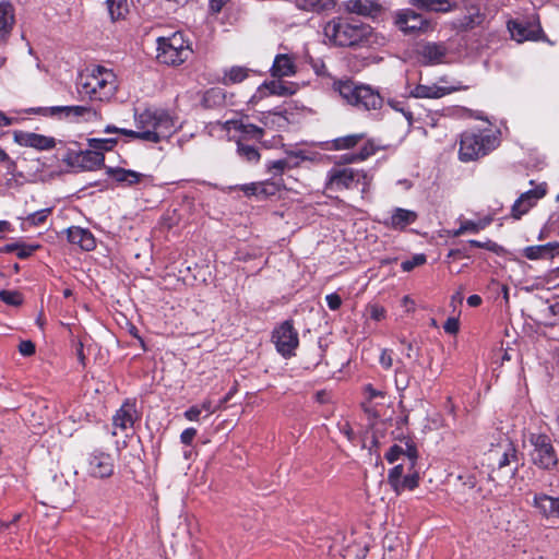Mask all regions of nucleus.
<instances>
[{
    "mask_svg": "<svg viewBox=\"0 0 559 559\" xmlns=\"http://www.w3.org/2000/svg\"><path fill=\"white\" fill-rule=\"evenodd\" d=\"M249 70L245 67L235 66L226 70L224 73L223 83L225 85L237 84L242 82L248 76Z\"/></svg>",
    "mask_w": 559,
    "mask_h": 559,
    "instance_id": "nucleus-40",
    "label": "nucleus"
},
{
    "mask_svg": "<svg viewBox=\"0 0 559 559\" xmlns=\"http://www.w3.org/2000/svg\"><path fill=\"white\" fill-rule=\"evenodd\" d=\"M117 143L116 139H91L90 146L93 151H87L83 157V160L90 162L93 166H100L104 160V154L102 151H110Z\"/></svg>",
    "mask_w": 559,
    "mask_h": 559,
    "instance_id": "nucleus-22",
    "label": "nucleus"
},
{
    "mask_svg": "<svg viewBox=\"0 0 559 559\" xmlns=\"http://www.w3.org/2000/svg\"><path fill=\"white\" fill-rule=\"evenodd\" d=\"M271 72L275 78L294 75L296 73V66L293 58L288 55H277L274 59Z\"/></svg>",
    "mask_w": 559,
    "mask_h": 559,
    "instance_id": "nucleus-30",
    "label": "nucleus"
},
{
    "mask_svg": "<svg viewBox=\"0 0 559 559\" xmlns=\"http://www.w3.org/2000/svg\"><path fill=\"white\" fill-rule=\"evenodd\" d=\"M19 352L23 356H31L35 353V345L31 341H22L19 345Z\"/></svg>",
    "mask_w": 559,
    "mask_h": 559,
    "instance_id": "nucleus-56",
    "label": "nucleus"
},
{
    "mask_svg": "<svg viewBox=\"0 0 559 559\" xmlns=\"http://www.w3.org/2000/svg\"><path fill=\"white\" fill-rule=\"evenodd\" d=\"M418 474L416 472L406 474L403 479L400 481V486L395 487L393 490L396 493L404 491L405 489L413 490L418 486Z\"/></svg>",
    "mask_w": 559,
    "mask_h": 559,
    "instance_id": "nucleus-41",
    "label": "nucleus"
},
{
    "mask_svg": "<svg viewBox=\"0 0 559 559\" xmlns=\"http://www.w3.org/2000/svg\"><path fill=\"white\" fill-rule=\"evenodd\" d=\"M335 90L349 105L361 110L380 109L383 103L380 94L368 85H357L352 81H345L336 83Z\"/></svg>",
    "mask_w": 559,
    "mask_h": 559,
    "instance_id": "nucleus-6",
    "label": "nucleus"
},
{
    "mask_svg": "<svg viewBox=\"0 0 559 559\" xmlns=\"http://www.w3.org/2000/svg\"><path fill=\"white\" fill-rule=\"evenodd\" d=\"M417 457H418V452H417L416 447L413 443L406 442V448L404 449V454H403V461H405V460L408 461V465H409L408 469L409 471L413 469V467L415 466Z\"/></svg>",
    "mask_w": 559,
    "mask_h": 559,
    "instance_id": "nucleus-47",
    "label": "nucleus"
},
{
    "mask_svg": "<svg viewBox=\"0 0 559 559\" xmlns=\"http://www.w3.org/2000/svg\"><path fill=\"white\" fill-rule=\"evenodd\" d=\"M481 297L478 296V295H471L468 298H467V305L469 307H478L480 304H481Z\"/></svg>",
    "mask_w": 559,
    "mask_h": 559,
    "instance_id": "nucleus-63",
    "label": "nucleus"
},
{
    "mask_svg": "<svg viewBox=\"0 0 559 559\" xmlns=\"http://www.w3.org/2000/svg\"><path fill=\"white\" fill-rule=\"evenodd\" d=\"M107 175L114 178L118 183L126 185L129 187L151 178V176L148 175L120 167H108Z\"/></svg>",
    "mask_w": 559,
    "mask_h": 559,
    "instance_id": "nucleus-26",
    "label": "nucleus"
},
{
    "mask_svg": "<svg viewBox=\"0 0 559 559\" xmlns=\"http://www.w3.org/2000/svg\"><path fill=\"white\" fill-rule=\"evenodd\" d=\"M245 192L247 194L267 198L276 194L278 191V185L271 181L251 183L245 187Z\"/></svg>",
    "mask_w": 559,
    "mask_h": 559,
    "instance_id": "nucleus-36",
    "label": "nucleus"
},
{
    "mask_svg": "<svg viewBox=\"0 0 559 559\" xmlns=\"http://www.w3.org/2000/svg\"><path fill=\"white\" fill-rule=\"evenodd\" d=\"M365 138V133H353L338 136L329 142V148L335 151L350 150L362 142Z\"/></svg>",
    "mask_w": 559,
    "mask_h": 559,
    "instance_id": "nucleus-32",
    "label": "nucleus"
},
{
    "mask_svg": "<svg viewBox=\"0 0 559 559\" xmlns=\"http://www.w3.org/2000/svg\"><path fill=\"white\" fill-rule=\"evenodd\" d=\"M402 344H404L405 347H406V353H405L406 357L413 358V357H417L418 356V353H417V350H415V347H414L413 343L402 341Z\"/></svg>",
    "mask_w": 559,
    "mask_h": 559,
    "instance_id": "nucleus-62",
    "label": "nucleus"
},
{
    "mask_svg": "<svg viewBox=\"0 0 559 559\" xmlns=\"http://www.w3.org/2000/svg\"><path fill=\"white\" fill-rule=\"evenodd\" d=\"M508 29L514 40L522 43L525 40H536L540 26L527 21L512 20L508 23Z\"/></svg>",
    "mask_w": 559,
    "mask_h": 559,
    "instance_id": "nucleus-19",
    "label": "nucleus"
},
{
    "mask_svg": "<svg viewBox=\"0 0 559 559\" xmlns=\"http://www.w3.org/2000/svg\"><path fill=\"white\" fill-rule=\"evenodd\" d=\"M490 459L497 461V469L492 472L503 473L506 478H512L519 471L518 450L508 438L496 449L490 450Z\"/></svg>",
    "mask_w": 559,
    "mask_h": 559,
    "instance_id": "nucleus-10",
    "label": "nucleus"
},
{
    "mask_svg": "<svg viewBox=\"0 0 559 559\" xmlns=\"http://www.w3.org/2000/svg\"><path fill=\"white\" fill-rule=\"evenodd\" d=\"M38 248V245L19 243L16 255L20 259H26L31 257Z\"/></svg>",
    "mask_w": 559,
    "mask_h": 559,
    "instance_id": "nucleus-50",
    "label": "nucleus"
},
{
    "mask_svg": "<svg viewBox=\"0 0 559 559\" xmlns=\"http://www.w3.org/2000/svg\"><path fill=\"white\" fill-rule=\"evenodd\" d=\"M411 378L406 373L404 366H401L395 371V386L400 392L405 391L409 386Z\"/></svg>",
    "mask_w": 559,
    "mask_h": 559,
    "instance_id": "nucleus-44",
    "label": "nucleus"
},
{
    "mask_svg": "<svg viewBox=\"0 0 559 559\" xmlns=\"http://www.w3.org/2000/svg\"><path fill=\"white\" fill-rule=\"evenodd\" d=\"M395 25L404 34H416L426 32L430 23L421 14L411 10H401L395 15Z\"/></svg>",
    "mask_w": 559,
    "mask_h": 559,
    "instance_id": "nucleus-14",
    "label": "nucleus"
},
{
    "mask_svg": "<svg viewBox=\"0 0 559 559\" xmlns=\"http://www.w3.org/2000/svg\"><path fill=\"white\" fill-rule=\"evenodd\" d=\"M118 90L117 76L112 70L94 66L80 74L78 91L92 102H108Z\"/></svg>",
    "mask_w": 559,
    "mask_h": 559,
    "instance_id": "nucleus-2",
    "label": "nucleus"
},
{
    "mask_svg": "<svg viewBox=\"0 0 559 559\" xmlns=\"http://www.w3.org/2000/svg\"><path fill=\"white\" fill-rule=\"evenodd\" d=\"M415 8L428 12H449L452 4L449 0H409Z\"/></svg>",
    "mask_w": 559,
    "mask_h": 559,
    "instance_id": "nucleus-35",
    "label": "nucleus"
},
{
    "mask_svg": "<svg viewBox=\"0 0 559 559\" xmlns=\"http://www.w3.org/2000/svg\"><path fill=\"white\" fill-rule=\"evenodd\" d=\"M310 159L311 158L306 155L304 151L292 152L288 154L287 158L270 162L267 164V170L273 176H280L287 168L296 167L300 164V162Z\"/></svg>",
    "mask_w": 559,
    "mask_h": 559,
    "instance_id": "nucleus-23",
    "label": "nucleus"
},
{
    "mask_svg": "<svg viewBox=\"0 0 559 559\" xmlns=\"http://www.w3.org/2000/svg\"><path fill=\"white\" fill-rule=\"evenodd\" d=\"M325 38L338 47H355L369 43L372 28L359 20L337 16L323 27Z\"/></svg>",
    "mask_w": 559,
    "mask_h": 559,
    "instance_id": "nucleus-3",
    "label": "nucleus"
},
{
    "mask_svg": "<svg viewBox=\"0 0 559 559\" xmlns=\"http://www.w3.org/2000/svg\"><path fill=\"white\" fill-rule=\"evenodd\" d=\"M424 64H438L444 62L449 49L444 43L427 41L419 45L417 50Z\"/></svg>",
    "mask_w": 559,
    "mask_h": 559,
    "instance_id": "nucleus-18",
    "label": "nucleus"
},
{
    "mask_svg": "<svg viewBox=\"0 0 559 559\" xmlns=\"http://www.w3.org/2000/svg\"><path fill=\"white\" fill-rule=\"evenodd\" d=\"M67 237L70 243L76 245L85 251H91L96 247L94 235L86 228L71 226L67 229Z\"/></svg>",
    "mask_w": 559,
    "mask_h": 559,
    "instance_id": "nucleus-24",
    "label": "nucleus"
},
{
    "mask_svg": "<svg viewBox=\"0 0 559 559\" xmlns=\"http://www.w3.org/2000/svg\"><path fill=\"white\" fill-rule=\"evenodd\" d=\"M468 243L472 246V247H476V248H483V249H486L488 251H491V252H497L498 249L500 248L498 243L491 241V240H486V241H479V240H474V239H471L468 240Z\"/></svg>",
    "mask_w": 559,
    "mask_h": 559,
    "instance_id": "nucleus-51",
    "label": "nucleus"
},
{
    "mask_svg": "<svg viewBox=\"0 0 559 559\" xmlns=\"http://www.w3.org/2000/svg\"><path fill=\"white\" fill-rule=\"evenodd\" d=\"M14 23L12 5L9 2H0V41L10 34Z\"/></svg>",
    "mask_w": 559,
    "mask_h": 559,
    "instance_id": "nucleus-33",
    "label": "nucleus"
},
{
    "mask_svg": "<svg viewBox=\"0 0 559 559\" xmlns=\"http://www.w3.org/2000/svg\"><path fill=\"white\" fill-rule=\"evenodd\" d=\"M346 11L362 16L376 17L382 11V5L374 0H348L345 2Z\"/></svg>",
    "mask_w": 559,
    "mask_h": 559,
    "instance_id": "nucleus-25",
    "label": "nucleus"
},
{
    "mask_svg": "<svg viewBox=\"0 0 559 559\" xmlns=\"http://www.w3.org/2000/svg\"><path fill=\"white\" fill-rule=\"evenodd\" d=\"M377 152V147L374 143L370 140L366 141L360 150L356 153H347L341 156V159L345 164H354L368 159L370 156L374 155Z\"/></svg>",
    "mask_w": 559,
    "mask_h": 559,
    "instance_id": "nucleus-34",
    "label": "nucleus"
},
{
    "mask_svg": "<svg viewBox=\"0 0 559 559\" xmlns=\"http://www.w3.org/2000/svg\"><path fill=\"white\" fill-rule=\"evenodd\" d=\"M108 13L111 21L124 19L129 12L128 0H107L106 1Z\"/></svg>",
    "mask_w": 559,
    "mask_h": 559,
    "instance_id": "nucleus-38",
    "label": "nucleus"
},
{
    "mask_svg": "<svg viewBox=\"0 0 559 559\" xmlns=\"http://www.w3.org/2000/svg\"><path fill=\"white\" fill-rule=\"evenodd\" d=\"M403 454L404 448L402 445L394 444L389 449L384 456L390 464H394L400 460H403Z\"/></svg>",
    "mask_w": 559,
    "mask_h": 559,
    "instance_id": "nucleus-48",
    "label": "nucleus"
},
{
    "mask_svg": "<svg viewBox=\"0 0 559 559\" xmlns=\"http://www.w3.org/2000/svg\"><path fill=\"white\" fill-rule=\"evenodd\" d=\"M417 219L414 211L396 207L393 210L390 218L384 221V225L393 229H404Z\"/></svg>",
    "mask_w": 559,
    "mask_h": 559,
    "instance_id": "nucleus-28",
    "label": "nucleus"
},
{
    "mask_svg": "<svg viewBox=\"0 0 559 559\" xmlns=\"http://www.w3.org/2000/svg\"><path fill=\"white\" fill-rule=\"evenodd\" d=\"M499 145L498 133L492 130L466 131L461 135L459 157L462 162L476 160Z\"/></svg>",
    "mask_w": 559,
    "mask_h": 559,
    "instance_id": "nucleus-5",
    "label": "nucleus"
},
{
    "mask_svg": "<svg viewBox=\"0 0 559 559\" xmlns=\"http://www.w3.org/2000/svg\"><path fill=\"white\" fill-rule=\"evenodd\" d=\"M237 154L238 156L249 163H257L260 159V153L254 145L237 140Z\"/></svg>",
    "mask_w": 559,
    "mask_h": 559,
    "instance_id": "nucleus-39",
    "label": "nucleus"
},
{
    "mask_svg": "<svg viewBox=\"0 0 559 559\" xmlns=\"http://www.w3.org/2000/svg\"><path fill=\"white\" fill-rule=\"evenodd\" d=\"M50 212H51L50 209H43V210L36 211L34 213L28 214L25 218V222L31 226H38L47 219Z\"/></svg>",
    "mask_w": 559,
    "mask_h": 559,
    "instance_id": "nucleus-43",
    "label": "nucleus"
},
{
    "mask_svg": "<svg viewBox=\"0 0 559 559\" xmlns=\"http://www.w3.org/2000/svg\"><path fill=\"white\" fill-rule=\"evenodd\" d=\"M313 69L316 71V73L319 75H324L326 73L325 64L322 61H317L313 64Z\"/></svg>",
    "mask_w": 559,
    "mask_h": 559,
    "instance_id": "nucleus-64",
    "label": "nucleus"
},
{
    "mask_svg": "<svg viewBox=\"0 0 559 559\" xmlns=\"http://www.w3.org/2000/svg\"><path fill=\"white\" fill-rule=\"evenodd\" d=\"M228 2V0H210V11L213 14H217L222 11L224 5Z\"/></svg>",
    "mask_w": 559,
    "mask_h": 559,
    "instance_id": "nucleus-59",
    "label": "nucleus"
},
{
    "mask_svg": "<svg viewBox=\"0 0 559 559\" xmlns=\"http://www.w3.org/2000/svg\"><path fill=\"white\" fill-rule=\"evenodd\" d=\"M405 472L404 463L396 464L393 468L389 471L388 481L391 487L394 489L400 486V481L403 479Z\"/></svg>",
    "mask_w": 559,
    "mask_h": 559,
    "instance_id": "nucleus-42",
    "label": "nucleus"
},
{
    "mask_svg": "<svg viewBox=\"0 0 559 559\" xmlns=\"http://www.w3.org/2000/svg\"><path fill=\"white\" fill-rule=\"evenodd\" d=\"M484 15L476 5L466 8V14L452 21V27L459 32H464L478 26L483 22Z\"/></svg>",
    "mask_w": 559,
    "mask_h": 559,
    "instance_id": "nucleus-27",
    "label": "nucleus"
},
{
    "mask_svg": "<svg viewBox=\"0 0 559 559\" xmlns=\"http://www.w3.org/2000/svg\"><path fill=\"white\" fill-rule=\"evenodd\" d=\"M528 442L533 450L531 459L533 463L543 469H552L558 465V456L550 438L545 433H530Z\"/></svg>",
    "mask_w": 559,
    "mask_h": 559,
    "instance_id": "nucleus-8",
    "label": "nucleus"
},
{
    "mask_svg": "<svg viewBox=\"0 0 559 559\" xmlns=\"http://www.w3.org/2000/svg\"><path fill=\"white\" fill-rule=\"evenodd\" d=\"M371 182L372 176L364 169L334 165L326 173L324 188L330 192L360 188L361 198H365L370 191Z\"/></svg>",
    "mask_w": 559,
    "mask_h": 559,
    "instance_id": "nucleus-4",
    "label": "nucleus"
},
{
    "mask_svg": "<svg viewBox=\"0 0 559 559\" xmlns=\"http://www.w3.org/2000/svg\"><path fill=\"white\" fill-rule=\"evenodd\" d=\"M272 342L276 350L284 358H289L295 355V350L299 345L298 333L289 320L284 321L281 325L274 329L272 333Z\"/></svg>",
    "mask_w": 559,
    "mask_h": 559,
    "instance_id": "nucleus-11",
    "label": "nucleus"
},
{
    "mask_svg": "<svg viewBox=\"0 0 559 559\" xmlns=\"http://www.w3.org/2000/svg\"><path fill=\"white\" fill-rule=\"evenodd\" d=\"M379 362L384 369H390L393 365L392 350L383 349L381 352Z\"/></svg>",
    "mask_w": 559,
    "mask_h": 559,
    "instance_id": "nucleus-53",
    "label": "nucleus"
},
{
    "mask_svg": "<svg viewBox=\"0 0 559 559\" xmlns=\"http://www.w3.org/2000/svg\"><path fill=\"white\" fill-rule=\"evenodd\" d=\"M370 317L376 321H380L385 317V310L379 306H372L370 309Z\"/></svg>",
    "mask_w": 559,
    "mask_h": 559,
    "instance_id": "nucleus-60",
    "label": "nucleus"
},
{
    "mask_svg": "<svg viewBox=\"0 0 559 559\" xmlns=\"http://www.w3.org/2000/svg\"><path fill=\"white\" fill-rule=\"evenodd\" d=\"M523 254L528 260L554 258L559 254V242H548L538 246H528L523 249Z\"/></svg>",
    "mask_w": 559,
    "mask_h": 559,
    "instance_id": "nucleus-29",
    "label": "nucleus"
},
{
    "mask_svg": "<svg viewBox=\"0 0 559 559\" xmlns=\"http://www.w3.org/2000/svg\"><path fill=\"white\" fill-rule=\"evenodd\" d=\"M293 92L289 91L287 86L281 81H270L263 83L257 91V94L252 96V102L255 98H262L266 95H277V96H286L290 95Z\"/></svg>",
    "mask_w": 559,
    "mask_h": 559,
    "instance_id": "nucleus-31",
    "label": "nucleus"
},
{
    "mask_svg": "<svg viewBox=\"0 0 559 559\" xmlns=\"http://www.w3.org/2000/svg\"><path fill=\"white\" fill-rule=\"evenodd\" d=\"M201 408L197 405L191 406L185 412V417L190 421H198L201 415Z\"/></svg>",
    "mask_w": 559,
    "mask_h": 559,
    "instance_id": "nucleus-57",
    "label": "nucleus"
},
{
    "mask_svg": "<svg viewBox=\"0 0 559 559\" xmlns=\"http://www.w3.org/2000/svg\"><path fill=\"white\" fill-rule=\"evenodd\" d=\"M139 419L135 402L127 400L112 416V425L116 429H132Z\"/></svg>",
    "mask_w": 559,
    "mask_h": 559,
    "instance_id": "nucleus-20",
    "label": "nucleus"
},
{
    "mask_svg": "<svg viewBox=\"0 0 559 559\" xmlns=\"http://www.w3.org/2000/svg\"><path fill=\"white\" fill-rule=\"evenodd\" d=\"M197 436V429L195 428H187L185 429L180 435V440L183 444L190 445L193 441L194 437Z\"/></svg>",
    "mask_w": 559,
    "mask_h": 559,
    "instance_id": "nucleus-55",
    "label": "nucleus"
},
{
    "mask_svg": "<svg viewBox=\"0 0 559 559\" xmlns=\"http://www.w3.org/2000/svg\"><path fill=\"white\" fill-rule=\"evenodd\" d=\"M325 300L331 310H337L342 305V299L336 293L326 295Z\"/></svg>",
    "mask_w": 559,
    "mask_h": 559,
    "instance_id": "nucleus-54",
    "label": "nucleus"
},
{
    "mask_svg": "<svg viewBox=\"0 0 559 559\" xmlns=\"http://www.w3.org/2000/svg\"><path fill=\"white\" fill-rule=\"evenodd\" d=\"M547 185L539 183L534 189L523 192L513 203L511 213L515 219H520L526 214L536 203L546 195Z\"/></svg>",
    "mask_w": 559,
    "mask_h": 559,
    "instance_id": "nucleus-15",
    "label": "nucleus"
},
{
    "mask_svg": "<svg viewBox=\"0 0 559 559\" xmlns=\"http://www.w3.org/2000/svg\"><path fill=\"white\" fill-rule=\"evenodd\" d=\"M532 504L542 518L552 522L559 521V497L535 493Z\"/></svg>",
    "mask_w": 559,
    "mask_h": 559,
    "instance_id": "nucleus-17",
    "label": "nucleus"
},
{
    "mask_svg": "<svg viewBox=\"0 0 559 559\" xmlns=\"http://www.w3.org/2000/svg\"><path fill=\"white\" fill-rule=\"evenodd\" d=\"M443 330L448 334H456L460 330V321L457 318L450 317L443 324Z\"/></svg>",
    "mask_w": 559,
    "mask_h": 559,
    "instance_id": "nucleus-52",
    "label": "nucleus"
},
{
    "mask_svg": "<svg viewBox=\"0 0 559 559\" xmlns=\"http://www.w3.org/2000/svg\"><path fill=\"white\" fill-rule=\"evenodd\" d=\"M138 130L107 126L106 133H119L144 142L158 143L176 131V121L170 114L159 108H147L134 115Z\"/></svg>",
    "mask_w": 559,
    "mask_h": 559,
    "instance_id": "nucleus-1",
    "label": "nucleus"
},
{
    "mask_svg": "<svg viewBox=\"0 0 559 559\" xmlns=\"http://www.w3.org/2000/svg\"><path fill=\"white\" fill-rule=\"evenodd\" d=\"M479 230L480 229L478 227L477 222L467 219V221L462 222L460 228L454 231V236H460L465 233L477 234Z\"/></svg>",
    "mask_w": 559,
    "mask_h": 559,
    "instance_id": "nucleus-49",
    "label": "nucleus"
},
{
    "mask_svg": "<svg viewBox=\"0 0 559 559\" xmlns=\"http://www.w3.org/2000/svg\"><path fill=\"white\" fill-rule=\"evenodd\" d=\"M86 473L95 478H107L114 474L115 463L109 453L94 450L86 457Z\"/></svg>",
    "mask_w": 559,
    "mask_h": 559,
    "instance_id": "nucleus-12",
    "label": "nucleus"
},
{
    "mask_svg": "<svg viewBox=\"0 0 559 559\" xmlns=\"http://www.w3.org/2000/svg\"><path fill=\"white\" fill-rule=\"evenodd\" d=\"M0 300L11 306H20L23 301L21 294L15 290H1Z\"/></svg>",
    "mask_w": 559,
    "mask_h": 559,
    "instance_id": "nucleus-45",
    "label": "nucleus"
},
{
    "mask_svg": "<svg viewBox=\"0 0 559 559\" xmlns=\"http://www.w3.org/2000/svg\"><path fill=\"white\" fill-rule=\"evenodd\" d=\"M298 7L306 11L322 12L332 10L336 0H297Z\"/></svg>",
    "mask_w": 559,
    "mask_h": 559,
    "instance_id": "nucleus-37",
    "label": "nucleus"
},
{
    "mask_svg": "<svg viewBox=\"0 0 559 559\" xmlns=\"http://www.w3.org/2000/svg\"><path fill=\"white\" fill-rule=\"evenodd\" d=\"M192 49L183 34L176 32L168 37L157 38V60L167 66H179L191 56Z\"/></svg>",
    "mask_w": 559,
    "mask_h": 559,
    "instance_id": "nucleus-7",
    "label": "nucleus"
},
{
    "mask_svg": "<svg viewBox=\"0 0 559 559\" xmlns=\"http://www.w3.org/2000/svg\"><path fill=\"white\" fill-rule=\"evenodd\" d=\"M340 431L347 438L348 441H354L355 435L347 421L338 424Z\"/></svg>",
    "mask_w": 559,
    "mask_h": 559,
    "instance_id": "nucleus-58",
    "label": "nucleus"
},
{
    "mask_svg": "<svg viewBox=\"0 0 559 559\" xmlns=\"http://www.w3.org/2000/svg\"><path fill=\"white\" fill-rule=\"evenodd\" d=\"M426 263V255L423 253H418L412 257L409 260H405L401 263V269L404 272H411L416 266L423 265Z\"/></svg>",
    "mask_w": 559,
    "mask_h": 559,
    "instance_id": "nucleus-46",
    "label": "nucleus"
},
{
    "mask_svg": "<svg viewBox=\"0 0 559 559\" xmlns=\"http://www.w3.org/2000/svg\"><path fill=\"white\" fill-rule=\"evenodd\" d=\"M225 127L228 132L236 131L239 132L238 140H243L247 142L249 140H261L264 135V130L255 124L243 121L242 119L238 120H228L225 123Z\"/></svg>",
    "mask_w": 559,
    "mask_h": 559,
    "instance_id": "nucleus-21",
    "label": "nucleus"
},
{
    "mask_svg": "<svg viewBox=\"0 0 559 559\" xmlns=\"http://www.w3.org/2000/svg\"><path fill=\"white\" fill-rule=\"evenodd\" d=\"M365 392L368 395L369 400H373L376 397H383L384 396L383 392L374 389L371 384H367L365 386Z\"/></svg>",
    "mask_w": 559,
    "mask_h": 559,
    "instance_id": "nucleus-61",
    "label": "nucleus"
},
{
    "mask_svg": "<svg viewBox=\"0 0 559 559\" xmlns=\"http://www.w3.org/2000/svg\"><path fill=\"white\" fill-rule=\"evenodd\" d=\"M467 86L461 82H453L451 85H440L438 83L417 84L409 95L414 98L438 99L457 91H465Z\"/></svg>",
    "mask_w": 559,
    "mask_h": 559,
    "instance_id": "nucleus-13",
    "label": "nucleus"
},
{
    "mask_svg": "<svg viewBox=\"0 0 559 559\" xmlns=\"http://www.w3.org/2000/svg\"><path fill=\"white\" fill-rule=\"evenodd\" d=\"M27 114L41 115L45 117L66 118L78 121L82 118L84 121H94L98 119V112L90 106H51L36 107L26 110Z\"/></svg>",
    "mask_w": 559,
    "mask_h": 559,
    "instance_id": "nucleus-9",
    "label": "nucleus"
},
{
    "mask_svg": "<svg viewBox=\"0 0 559 559\" xmlns=\"http://www.w3.org/2000/svg\"><path fill=\"white\" fill-rule=\"evenodd\" d=\"M14 140L21 146L33 147L38 151H48L56 146L53 138L34 132L16 131Z\"/></svg>",
    "mask_w": 559,
    "mask_h": 559,
    "instance_id": "nucleus-16",
    "label": "nucleus"
}]
</instances>
